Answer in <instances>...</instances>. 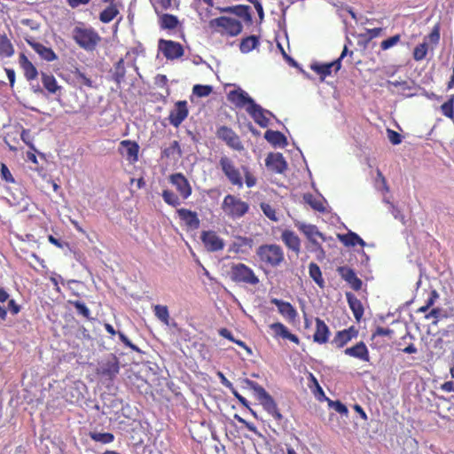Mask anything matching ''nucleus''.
<instances>
[{"label": "nucleus", "mask_w": 454, "mask_h": 454, "mask_svg": "<svg viewBox=\"0 0 454 454\" xmlns=\"http://www.w3.org/2000/svg\"><path fill=\"white\" fill-rule=\"evenodd\" d=\"M219 166L222 172L226 176L228 181L238 188L243 186L242 173L245 176V182L248 188L254 187L256 184L257 179L252 174L249 168L242 166L241 170L236 167L234 161L228 156L223 155L219 160Z\"/></svg>", "instance_id": "nucleus-1"}, {"label": "nucleus", "mask_w": 454, "mask_h": 454, "mask_svg": "<svg viewBox=\"0 0 454 454\" xmlns=\"http://www.w3.org/2000/svg\"><path fill=\"white\" fill-rule=\"evenodd\" d=\"M208 27L213 34L223 36L234 37L242 32V23L234 18L221 16L212 19L208 22Z\"/></svg>", "instance_id": "nucleus-2"}, {"label": "nucleus", "mask_w": 454, "mask_h": 454, "mask_svg": "<svg viewBox=\"0 0 454 454\" xmlns=\"http://www.w3.org/2000/svg\"><path fill=\"white\" fill-rule=\"evenodd\" d=\"M244 383L249 389L254 392L258 401L269 414H270L278 421H280L283 419V416L278 408L277 403L273 397L264 389V387L249 379H245Z\"/></svg>", "instance_id": "nucleus-3"}, {"label": "nucleus", "mask_w": 454, "mask_h": 454, "mask_svg": "<svg viewBox=\"0 0 454 454\" xmlns=\"http://www.w3.org/2000/svg\"><path fill=\"white\" fill-rule=\"evenodd\" d=\"M229 275L231 281L236 284L255 286L260 283L254 270L243 262L231 263Z\"/></svg>", "instance_id": "nucleus-4"}, {"label": "nucleus", "mask_w": 454, "mask_h": 454, "mask_svg": "<svg viewBox=\"0 0 454 454\" xmlns=\"http://www.w3.org/2000/svg\"><path fill=\"white\" fill-rule=\"evenodd\" d=\"M256 254L262 262L270 267H278L285 260L282 247L276 244L260 246L256 250Z\"/></svg>", "instance_id": "nucleus-5"}, {"label": "nucleus", "mask_w": 454, "mask_h": 454, "mask_svg": "<svg viewBox=\"0 0 454 454\" xmlns=\"http://www.w3.org/2000/svg\"><path fill=\"white\" fill-rule=\"evenodd\" d=\"M222 209L231 219H239L243 217L249 210L247 202L241 199L228 194L223 198Z\"/></svg>", "instance_id": "nucleus-6"}, {"label": "nucleus", "mask_w": 454, "mask_h": 454, "mask_svg": "<svg viewBox=\"0 0 454 454\" xmlns=\"http://www.w3.org/2000/svg\"><path fill=\"white\" fill-rule=\"evenodd\" d=\"M73 38L81 48L86 51L95 50L101 41L100 35L92 27H74Z\"/></svg>", "instance_id": "nucleus-7"}, {"label": "nucleus", "mask_w": 454, "mask_h": 454, "mask_svg": "<svg viewBox=\"0 0 454 454\" xmlns=\"http://www.w3.org/2000/svg\"><path fill=\"white\" fill-rule=\"evenodd\" d=\"M216 137L223 141L230 148L241 152L244 150V145L239 135L231 128L227 126H221L216 130Z\"/></svg>", "instance_id": "nucleus-8"}, {"label": "nucleus", "mask_w": 454, "mask_h": 454, "mask_svg": "<svg viewBox=\"0 0 454 454\" xmlns=\"http://www.w3.org/2000/svg\"><path fill=\"white\" fill-rule=\"evenodd\" d=\"M158 46L164 57L169 60L180 59L184 54L183 45L172 40L160 39Z\"/></svg>", "instance_id": "nucleus-9"}, {"label": "nucleus", "mask_w": 454, "mask_h": 454, "mask_svg": "<svg viewBox=\"0 0 454 454\" xmlns=\"http://www.w3.org/2000/svg\"><path fill=\"white\" fill-rule=\"evenodd\" d=\"M200 239L208 252H218L224 247L223 239L215 231H203Z\"/></svg>", "instance_id": "nucleus-10"}, {"label": "nucleus", "mask_w": 454, "mask_h": 454, "mask_svg": "<svg viewBox=\"0 0 454 454\" xmlns=\"http://www.w3.org/2000/svg\"><path fill=\"white\" fill-rule=\"evenodd\" d=\"M169 181L176 187L183 200H187L192 195V186L188 179L182 173L170 175Z\"/></svg>", "instance_id": "nucleus-11"}, {"label": "nucleus", "mask_w": 454, "mask_h": 454, "mask_svg": "<svg viewBox=\"0 0 454 454\" xmlns=\"http://www.w3.org/2000/svg\"><path fill=\"white\" fill-rule=\"evenodd\" d=\"M358 335V330L355 326H350L347 329L338 331L331 344L336 348H342L353 339H356Z\"/></svg>", "instance_id": "nucleus-12"}, {"label": "nucleus", "mask_w": 454, "mask_h": 454, "mask_svg": "<svg viewBox=\"0 0 454 454\" xmlns=\"http://www.w3.org/2000/svg\"><path fill=\"white\" fill-rule=\"evenodd\" d=\"M227 99L229 102L233 104L237 108H244V107H250L253 103H254V100L249 97V95L243 90L242 89L239 88L237 90H231L227 94Z\"/></svg>", "instance_id": "nucleus-13"}, {"label": "nucleus", "mask_w": 454, "mask_h": 454, "mask_svg": "<svg viewBox=\"0 0 454 454\" xmlns=\"http://www.w3.org/2000/svg\"><path fill=\"white\" fill-rule=\"evenodd\" d=\"M118 152L131 164L138 160L139 145L136 141H121Z\"/></svg>", "instance_id": "nucleus-14"}, {"label": "nucleus", "mask_w": 454, "mask_h": 454, "mask_svg": "<svg viewBox=\"0 0 454 454\" xmlns=\"http://www.w3.org/2000/svg\"><path fill=\"white\" fill-rule=\"evenodd\" d=\"M246 111L260 127L266 128L269 126L270 119L268 115H272L270 111L262 108L255 102L250 107H247Z\"/></svg>", "instance_id": "nucleus-15"}, {"label": "nucleus", "mask_w": 454, "mask_h": 454, "mask_svg": "<svg viewBox=\"0 0 454 454\" xmlns=\"http://www.w3.org/2000/svg\"><path fill=\"white\" fill-rule=\"evenodd\" d=\"M189 114L187 102L185 100L177 101L175 108L170 111L168 120L171 125L177 128L187 118Z\"/></svg>", "instance_id": "nucleus-16"}, {"label": "nucleus", "mask_w": 454, "mask_h": 454, "mask_svg": "<svg viewBox=\"0 0 454 454\" xmlns=\"http://www.w3.org/2000/svg\"><path fill=\"white\" fill-rule=\"evenodd\" d=\"M339 275L344 279L355 291L362 289L363 282L356 276L355 270L348 266H340L337 269Z\"/></svg>", "instance_id": "nucleus-17"}, {"label": "nucleus", "mask_w": 454, "mask_h": 454, "mask_svg": "<svg viewBox=\"0 0 454 454\" xmlns=\"http://www.w3.org/2000/svg\"><path fill=\"white\" fill-rule=\"evenodd\" d=\"M265 165L268 168L276 173L282 174L287 168V163L282 153H269L265 159Z\"/></svg>", "instance_id": "nucleus-18"}, {"label": "nucleus", "mask_w": 454, "mask_h": 454, "mask_svg": "<svg viewBox=\"0 0 454 454\" xmlns=\"http://www.w3.org/2000/svg\"><path fill=\"white\" fill-rule=\"evenodd\" d=\"M270 302L278 307L279 314L288 321L294 322L298 316L297 310L290 302L278 298H272Z\"/></svg>", "instance_id": "nucleus-19"}, {"label": "nucleus", "mask_w": 454, "mask_h": 454, "mask_svg": "<svg viewBox=\"0 0 454 454\" xmlns=\"http://www.w3.org/2000/svg\"><path fill=\"white\" fill-rule=\"evenodd\" d=\"M176 214L179 219L184 222L188 228L197 230L200 227V221L195 211L186 208H178Z\"/></svg>", "instance_id": "nucleus-20"}, {"label": "nucleus", "mask_w": 454, "mask_h": 454, "mask_svg": "<svg viewBox=\"0 0 454 454\" xmlns=\"http://www.w3.org/2000/svg\"><path fill=\"white\" fill-rule=\"evenodd\" d=\"M344 354L364 362L370 361L369 350L364 341H359L356 345L347 348L344 350Z\"/></svg>", "instance_id": "nucleus-21"}, {"label": "nucleus", "mask_w": 454, "mask_h": 454, "mask_svg": "<svg viewBox=\"0 0 454 454\" xmlns=\"http://www.w3.org/2000/svg\"><path fill=\"white\" fill-rule=\"evenodd\" d=\"M270 328L273 331V336L275 338H282L288 340L297 345L300 344V339L297 335L289 332L288 328L282 323L277 322L270 325Z\"/></svg>", "instance_id": "nucleus-22"}, {"label": "nucleus", "mask_w": 454, "mask_h": 454, "mask_svg": "<svg viewBox=\"0 0 454 454\" xmlns=\"http://www.w3.org/2000/svg\"><path fill=\"white\" fill-rule=\"evenodd\" d=\"M330 329L328 325L319 317L316 318V330L313 334V340L318 344H325L329 340Z\"/></svg>", "instance_id": "nucleus-23"}, {"label": "nucleus", "mask_w": 454, "mask_h": 454, "mask_svg": "<svg viewBox=\"0 0 454 454\" xmlns=\"http://www.w3.org/2000/svg\"><path fill=\"white\" fill-rule=\"evenodd\" d=\"M294 225L301 232L305 235L309 241L317 238H320L323 241L326 240L325 235L320 232L318 228L314 224L296 222Z\"/></svg>", "instance_id": "nucleus-24"}, {"label": "nucleus", "mask_w": 454, "mask_h": 454, "mask_svg": "<svg viewBox=\"0 0 454 454\" xmlns=\"http://www.w3.org/2000/svg\"><path fill=\"white\" fill-rule=\"evenodd\" d=\"M341 67L340 64V59H335L331 63L325 64H312L310 66L311 70L320 75L321 80H324L326 76H329L332 74V68H334L335 72H338Z\"/></svg>", "instance_id": "nucleus-25"}, {"label": "nucleus", "mask_w": 454, "mask_h": 454, "mask_svg": "<svg viewBox=\"0 0 454 454\" xmlns=\"http://www.w3.org/2000/svg\"><path fill=\"white\" fill-rule=\"evenodd\" d=\"M281 240L287 248L294 251L295 254H299L301 251V239L290 230H285L281 233Z\"/></svg>", "instance_id": "nucleus-26"}, {"label": "nucleus", "mask_w": 454, "mask_h": 454, "mask_svg": "<svg viewBox=\"0 0 454 454\" xmlns=\"http://www.w3.org/2000/svg\"><path fill=\"white\" fill-rule=\"evenodd\" d=\"M27 43L43 59L46 61H53L57 59V55L51 48L46 47L41 43L31 40H27Z\"/></svg>", "instance_id": "nucleus-27"}, {"label": "nucleus", "mask_w": 454, "mask_h": 454, "mask_svg": "<svg viewBox=\"0 0 454 454\" xmlns=\"http://www.w3.org/2000/svg\"><path fill=\"white\" fill-rule=\"evenodd\" d=\"M20 65L24 72V75L27 81L35 80L38 72L33 63L27 58L24 53H21L19 57Z\"/></svg>", "instance_id": "nucleus-28"}, {"label": "nucleus", "mask_w": 454, "mask_h": 454, "mask_svg": "<svg viewBox=\"0 0 454 454\" xmlns=\"http://www.w3.org/2000/svg\"><path fill=\"white\" fill-rule=\"evenodd\" d=\"M346 299L350 309L353 312L355 318L356 319V321H360V319L364 316V306L361 301L357 299V297L350 292L346 293Z\"/></svg>", "instance_id": "nucleus-29"}, {"label": "nucleus", "mask_w": 454, "mask_h": 454, "mask_svg": "<svg viewBox=\"0 0 454 454\" xmlns=\"http://www.w3.org/2000/svg\"><path fill=\"white\" fill-rule=\"evenodd\" d=\"M253 239L247 237L238 236L231 245L229 251L235 254L245 253L247 248H252Z\"/></svg>", "instance_id": "nucleus-30"}, {"label": "nucleus", "mask_w": 454, "mask_h": 454, "mask_svg": "<svg viewBox=\"0 0 454 454\" xmlns=\"http://www.w3.org/2000/svg\"><path fill=\"white\" fill-rule=\"evenodd\" d=\"M264 137L274 146L285 147L287 145V139L280 131L268 129L264 134Z\"/></svg>", "instance_id": "nucleus-31"}, {"label": "nucleus", "mask_w": 454, "mask_h": 454, "mask_svg": "<svg viewBox=\"0 0 454 454\" xmlns=\"http://www.w3.org/2000/svg\"><path fill=\"white\" fill-rule=\"evenodd\" d=\"M338 238L346 247H355L356 245H359L362 247H365V242L363 239H361L356 232L350 231L346 234L338 235Z\"/></svg>", "instance_id": "nucleus-32"}, {"label": "nucleus", "mask_w": 454, "mask_h": 454, "mask_svg": "<svg viewBox=\"0 0 454 454\" xmlns=\"http://www.w3.org/2000/svg\"><path fill=\"white\" fill-rule=\"evenodd\" d=\"M41 79L43 87L49 93L56 94L61 90V86L58 84L56 78L52 74L42 73Z\"/></svg>", "instance_id": "nucleus-33"}, {"label": "nucleus", "mask_w": 454, "mask_h": 454, "mask_svg": "<svg viewBox=\"0 0 454 454\" xmlns=\"http://www.w3.org/2000/svg\"><path fill=\"white\" fill-rule=\"evenodd\" d=\"M303 200L314 210L321 213L325 212V200L323 198L316 197L311 193H306L303 195Z\"/></svg>", "instance_id": "nucleus-34"}, {"label": "nucleus", "mask_w": 454, "mask_h": 454, "mask_svg": "<svg viewBox=\"0 0 454 454\" xmlns=\"http://www.w3.org/2000/svg\"><path fill=\"white\" fill-rule=\"evenodd\" d=\"M119 9L116 4H110L99 13V20L102 23H109L119 14Z\"/></svg>", "instance_id": "nucleus-35"}, {"label": "nucleus", "mask_w": 454, "mask_h": 454, "mask_svg": "<svg viewBox=\"0 0 454 454\" xmlns=\"http://www.w3.org/2000/svg\"><path fill=\"white\" fill-rule=\"evenodd\" d=\"M259 45V37L249 35L243 38L239 43V50L242 53H248Z\"/></svg>", "instance_id": "nucleus-36"}, {"label": "nucleus", "mask_w": 454, "mask_h": 454, "mask_svg": "<svg viewBox=\"0 0 454 454\" xmlns=\"http://www.w3.org/2000/svg\"><path fill=\"white\" fill-rule=\"evenodd\" d=\"M248 5H237L221 9L222 12H233L236 15L244 18L247 21H251V12Z\"/></svg>", "instance_id": "nucleus-37"}, {"label": "nucleus", "mask_w": 454, "mask_h": 454, "mask_svg": "<svg viewBox=\"0 0 454 454\" xmlns=\"http://www.w3.org/2000/svg\"><path fill=\"white\" fill-rule=\"evenodd\" d=\"M14 54V48L6 35H0V56L9 58Z\"/></svg>", "instance_id": "nucleus-38"}, {"label": "nucleus", "mask_w": 454, "mask_h": 454, "mask_svg": "<svg viewBox=\"0 0 454 454\" xmlns=\"http://www.w3.org/2000/svg\"><path fill=\"white\" fill-rule=\"evenodd\" d=\"M309 277L315 281V283L321 288L325 286V280L322 277V271L319 266L315 262H310L309 265Z\"/></svg>", "instance_id": "nucleus-39"}, {"label": "nucleus", "mask_w": 454, "mask_h": 454, "mask_svg": "<svg viewBox=\"0 0 454 454\" xmlns=\"http://www.w3.org/2000/svg\"><path fill=\"white\" fill-rule=\"evenodd\" d=\"M99 372L104 376L112 378L119 372V364L117 361H108L103 364L99 368Z\"/></svg>", "instance_id": "nucleus-40"}, {"label": "nucleus", "mask_w": 454, "mask_h": 454, "mask_svg": "<svg viewBox=\"0 0 454 454\" xmlns=\"http://www.w3.org/2000/svg\"><path fill=\"white\" fill-rule=\"evenodd\" d=\"M160 27L163 29H175L179 24L177 17L168 13L163 14L160 19Z\"/></svg>", "instance_id": "nucleus-41"}, {"label": "nucleus", "mask_w": 454, "mask_h": 454, "mask_svg": "<svg viewBox=\"0 0 454 454\" xmlns=\"http://www.w3.org/2000/svg\"><path fill=\"white\" fill-rule=\"evenodd\" d=\"M126 69L123 59H119L114 65L113 79L117 84H121L125 78Z\"/></svg>", "instance_id": "nucleus-42"}, {"label": "nucleus", "mask_w": 454, "mask_h": 454, "mask_svg": "<svg viewBox=\"0 0 454 454\" xmlns=\"http://www.w3.org/2000/svg\"><path fill=\"white\" fill-rule=\"evenodd\" d=\"M153 312L155 317L166 325H169V312L165 305H154Z\"/></svg>", "instance_id": "nucleus-43"}, {"label": "nucleus", "mask_w": 454, "mask_h": 454, "mask_svg": "<svg viewBox=\"0 0 454 454\" xmlns=\"http://www.w3.org/2000/svg\"><path fill=\"white\" fill-rule=\"evenodd\" d=\"M89 435L94 442L103 444L111 443L114 441V435L112 433L90 432Z\"/></svg>", "instance_id": "nucleus-44"}, {"label": "nucleus", "mask_w": 454, "mask_h": 454, "mask_svg": "<svg viewBox=\"0 0 454 454\" xmlns=\"http://www.w3.org/2000/svg\"><path fill=\"white\" fill-rule=\"evenodd\" d=\"M161 195L165 203H167L169 206L176 207L181 204L178 196L170 190H163Z\"/></svg>", "instance_id": "nucleus-45"}, {"label": "nucleus", "mask_w": 454, "mask_h": 454, "mask_svg": "<svg viewBox=\"0 0 454 454\" xmlns=\"http://www.w3.org/2000/svg\"><path fill=\"white\" fill-rule=\"evenodd\" d=\"M72 73L75 80L81 84L88 88H95L93 81L90 77H87L79 68H75Z\"/></svg>", "instance_id": "nucleus-46"}, {"label": "nucleus", "mask_w": 454, "mask_h": 454, "mask_svg": "<svg viewBox=\"0 0 454 454\" xmlns=\"http://www.w3.org/2000/svg\"><path fill=\"white\" fill-rule=\"evenodd\" d=\"M427 51H428V43L426 42L421 43L414 48L413 53H412L413 59L416 61H421L427 57Z\"/></svg>", "instance_id": "nucleus-47"}, {"label": "nucleus", "mask_w": 454, "mask_h": 454, "mask_svg": "<svg viewBox=\"0 0 454 454\" xmlns=\"http://www.w3.org/2000/svg\"><path fill=\"white\" fill-rule=\"evenodd\" d=\"M69 303L75 308L76 312L79 315H82L83 317L87 319L90 317V311L89 308L85 305V303H83L81 301H69Z\"/></svg>", "instance_id": "nucleus-48"}, {"label": "nucleus", "mask_w": 454, "mask_h": 454, "mask_svg": "<svg viewBox=\"0 0 454 454\" xmlns=\"http://www.w3.org/2000/svg\"><path fill=\"white\" fill-rule=\"evenodd\" d=\"M260 207L263 214L271 221L278 222V218L277 216L276 209L269 203L262 202L260 204Z\"/></svg>", "instance_id": "nucleus-49"}, {"label": "nucleus", "mask_w": 454, "mask_h": 454, "mask_svg": "<svg viewBox=\"0 0 454 454\" xmlns=\"http://www.w3.org/2000/svg\"><path fill=\"white\" fill-rule=\"evenodd\" d=\"M213 89L210 85H201V84H196L192 88V92L198 97H207L211 92Z\"/></svg>", "instance_id": "nucleus-50"}, {"label": "nucleus", "mask_w": 454, "mask_h": 454, "mask_svg": "<svg viewBox=\"0 0 454 454\" xmlns=\"http://www.w3.org/2000/svg\"><path fill=\"white\" fill-rule=\"evenodd\" d=\"M401 40L400 35H395L380 43V48L383 51L388 50L391 47L396 45Z\"/></svg>", "instance_id": "nucleus-51"}, {"label": "nucleus", "mask_w": 454, "mask_h": 454, "mask_svg": "<svg viewBox=\"0 0 454 454\" xmlns=\"http://www.w3.org/2000/svg\"><path fill=\"white\" fill-rule=\"evenodd\" d=\"M328 405L331 408L334 409L338 413H340L341 415L347 416L348 413V410L347 406L339 400H336V401L328 400Z\"/></svg>", "instance_id": "nucleus-52"}, {"label": "nucleus", "mask_w": 454, "mask_h": 454, "mask_svg": "<svg viewBox=\"0 0 454 454\" xmlns=\"http://www.w3.org/2000/svg\"><path fill=\"white\" fill-rule=\"evenodd\" d=\"M20 138L32 151L36 152V149L33 143L34 138L30 135V130L22 129V131L20 133Z\"/></svg>", "instance_id": "nucleus-53"}, {"label": "nucleus", "mask_w": 454, "mask_h": 454, "mask_svg": "<svg viewBox=\"0 0 454 454\" xmlns=\"http://www.w3.org/2000/svg\"><path fill=\"white\" fill-rule=\"evenodd\" d=\"M0 175L2 180H4L6 183L12 184L15 182L11 171L9 170L8 167L4 163H1V169H0Z\"/></svg>", "instance_id": "nucleus-54"}, {"label": "nucleus", "mask_w": 454, "mask_h": 454, "mask_svg": "<svg viewBox=\"0 0 454 454\" xmlns=\"http://www.w3.org/2000/svg\"><path fill=\"white\" fill-rule=\"evenodd\" d=\"M393 334V330L389 328H384L381 326H378L376 330L372 334V339H375L378 336H387L391 337Z\"/></svg>", "instance_id": "nucleus-55"}, {"label": "nucleus", "mask_w": 454, "mask_h": 454, "mask_svg": "<svg viewBox=\"0 0 454 454\" xmlns=\"http://www.w3.org/2000/svg\"><path fill=\"white\" fill-rule=\"evenodd\" d=\"M176 151L180 153V147L177 141H173L169 147L165 148L162 152V155L164 157H170Z\"/></svg>", "instance_id": "nucleus-56"}, {"label": "nucleus", "mask_w": 454, "mask_h": 454, "mask_svg": "<svg viewBox=\"0 0 454 454\" xmlns=\"http://www.w3.org/2000/svg\"><path fill=\"white\" fill-rule=\"evenodd\" d=\"M387 137L389 141L395 145H399L402 142L401 135L395 130L387 129Z\"/></svg>", "instance_id": "nucleus-57"}, {"label": "nucleus", "mask_w": 454, "mask_h": 454, "mask_svg": "<svg viewBox=\"0 0 454 454\" xmlns=\"http://www.w3.org/2000/svg\"><path fill=\"white\" fill-rule=\"evenodd\" d=\"M438 296L436 291L431 293V297L428 298L425 306L420 307L419 312H426L434 302V299Z\"/></svg>", "instance_id": "nucleus-58"}, {"label": "nucleus", "mask_w": 454, "mask_h": 454, "mask_svg": "<svg viewBox=\"0 0 454 454\" xmlns=\"http://www.w3.org/2000/svg\"><path fill=\"white\" fill-rule=\"evenodd\" d=\"M7 301V310H9L12 315H17L18 313H20L21 307L19 304H17L13 299H8Z\"/></svg>", "instance_id": "nucleus-59"}, {"label": "nucleus", "mask_w": 454, "mask_h": 454, "mask_svg": "<svg viewBox=\"0 0 454 454\" xmlns=\"http://www.w3.org/2000/svg\"><path fill=\"white\" fill-rule=\"evenodd\" d=\"M308 379L311 382V384H309V387L310 388H312L313 387H316V389L321 394V395H325L324 394V391L322 389V387H320L317 378L314 376L313 373L311 372H309V375H308Z\"/></svg>", "instance_id": "nucleus-60"}, {"label": "nucleus", "mask_w": 454, "mask_h": 454, "mask_svg": "<svg viewBox=\"0 0 454 454\" xmlns=\"http://www.w3.org/2000/svg\"><path fill=\"white\" fill-rule=\"evenodd\" d=\"M234 418L239 423L243 424L250 432L257 434L256 427L254 424L247 422L246 419H244L243 418H241L240 416H239L237 414L234 416Z\"/></svg>", "instance_id": "nucleus-61"}, {"label": "nucleus", "mask_w": 454, "mask_h": 454, "mask_svg": "<svg viewBox=\"0 0 454 454\" xmlns=\"http://www.w3.org/2000/svg\"><path fill=\"white\" fill-rule=\"evenodd\" d=\"M428 39L431 43L437 44L440 40V30L438 26H435L431 33L428 35Z\"/></svg>", "instance_id": "nucleus-62"}, {"label": "nucleus", "mask_w": 454, "mask_h": 454, "mask_svg": "<svg viewBox=\"0 0 454 454\" xmlns=\"http://www.w3.org/2000/svg\"><path fill=\"white\" fill-rule=\"evenodd\" d=\"M381 27H374L371 29H366V35L368 36V39H373L380 35L382 32Z\"/></svg>", "instance_id": "nucleus-63"}, {"label": "nucleus", "mask_w": 454, "mask_h": 454, "mask_svg": "<svg viewBox=\"0 0 454 454\" xmlns=\"http://www.w3.org/2000/svg\"><path fill=\"white\" fill-rule=\"evenodd\" d=\"M219 334H220L222 337H223V338H225V339H227V340H231V341H232V342H233V341H236V339L233 337V335H232V333H231V331H229L227 328H222V329H220V330H219Z\"/></svg>", "instance_id": "nucleus-64"}]
</instances>
